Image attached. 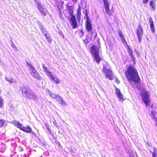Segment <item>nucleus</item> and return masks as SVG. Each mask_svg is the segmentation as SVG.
Returning a JSON list of instances; mask_svg holds the SVG:
<instances>
[{"label":"nucleus","instance_id":"f257e3e1","mask_svg":"<svg viewBox=\"0 0 157 157\" xmlns=\"http://www.w3.org/2000/svg\"><path fill=\"white\" fill-rule=\"evenodd\" d=\"M125 74L126 78L130 83L133 82L136 84L139 83L140 78L137 71L134 66L130 65L128 67Z\"/></svg>","mask_w":157,"mask_h":157},{"label":"nucleus","instance_id":"f03ea898","mask_svg":"<svg viewBox=\"0 0 157 157\" xmlns=\"http://www.w3.org/2000/svg\"><path fill=\"white\" fill-rule=\"evenodd\" d=\"M20 89L22 91V94L24 97L29 99H33L35 101L36 100V95L28 86H23L21 87Z\"/></svg>","mask_w":157,"mask_h":157},{"label":"nucleus","instance_id":"7ed1b4c3","mask_svg":"<svg viewBox=\"0 0 157 157\" xmlns=\"http://www.w3.org/2000/svg\"><path fill=\"white\" fill-rule=\"evenodd\" d=\"M90 52L94 60L96 61L97 63H99L101 59L99 54V47L95 45H93L91 47Z\"/></svg>","mask_w":157,"mask_h":157},{"label":"nucleus","instance_id":"20e7f679","mask_svg":"<svg viewBox=\"0 0 157 157\" xmlns=\"http://www.w3.org/2000/svg\"><path fill=\"white\" fill-rule=\"evenodd\" d=\"M26 63L29 68V71L32 76L35 78L40 80L41 79V76L32 64L28 61L26 62Z\"/></svg>","mask_w":157,"mask_h":157},{"label":"nucleus","instance_id":"39448f33","mask_svg":"<svg viewBox=\"0 0 157 157\" xmlns=\"http://www.w3.org/2000/svg\"><path fill=\"white\" fill-rule=\"evenodd\" d=\"M140 95L146 106H148L150 102L148 92L146 90L144 89L141 92Z\"/></svg>","mask_w":157,"mask_h":157},{"label":"nucleus","instance_id":"423d86ee","mask_svg":"<svg viewBox=\"0 0 157 157\" xmlns=\"http://www.w3.org/2000/svg\"><path fill=\"white\" fill-rule=\"evenodd\" d=\"M103 2L106 14L109 16L113 15V9L111 10L109 8L110 4V0H103Z\"/></svg>","mask_w":157,"mask_h":157},{"label":"nucleus","instance_id":"0eeeda50","mask_svg":"<svg viewBox=\"0 0 157 157\" xmlns=\"http://www.w3.org/2000/svg\"><path fill=\"white\" fill-rule=\"evenodd\" d=\"M103 72L105 75L106 78L110 80H112L113 79V75L111 70L104 67L103 69Z\"/></svg>","mask_w":157,"mask_h":157},{"label":"nucleus","instance_id":"6e6552de","mask_svg":"<svg viewBox=\"0 0 157 157\" xmlns=\"http://www.w3.org/2000/svg\"><path fill=\"white\" fill-rule=\"evenodd\" d=\"M137 34L138 39V40L140 42L141 40L142 36L143 35V29L141 27V25L139 24L138 26V28L136 31Z\"/></svg>","mask_w":157,"mask_h":157},{"label":"nucleus","instance_id":"1a4fd4ad","mask_svg":"<svg viewBox=\"0 0 157 157\" xmlns=\"http://www.w3.org/2000/svg\"><path fill=\"white\" fill-rule=\"evenodd\" d=\"M115 90V94L117 96V97L119 101H124V96L121 93L120 90L118 88H116Z\"/></svg>","mask_w":157,"mask_h":157},{"label":"nucleus","instance_id":"9d476101","mask_svg":"<svg viewBox=\"0 0 157 157\" xmlns=\"http://www.w3.org/2000/svg\"><path fill=\"white\" fill-rule=\"evenodd\" d=\"M70 21L73 28H75L77 27V23L75 16H73L72 17H71Z\"/></svg>","mask_w":157,"mask_h":157},{"label":"nucleus","instance_id":"9b49d317","mask_svg":"<svg viewBox=\"0 0 157 157\" xmlns=\"http://www.w3.org/2000/svg\"><path fill=\"white\" fill-rule=\"evenodd\" d=\"M49 77L51 78L52 82H55L57 84H59L60 82V80L54 76L52 74Z\"/></svg>","mask_w":157,"mask_h":157},{"label":"nucleus","instance_id":"f8f14e48","mask_svg":"<svg viewBox=\"0 0 157 157\" xmlns=\"http://www.w3.org/2000/svg\"><path fill=\"white\" fill-rule=\"evenodd\" d=\"M67 11L69 13V14L70 15L71 17H72L73 16H75L73 14V7L72 6H69L68 5L67 6Z\"/></svg>","mask_w":157,"mask_h":157},{"label":"nucleus","instance_id":"ddd939ff","mask_svg":"<svg viewBox=\"0 0 157 157\" xmlns=\"http://www.w3.org/2000/svg\"><path fill=\"white\" fill-rule=\"evenodd\" d=\"M57 101L60 104H62L63 105H66V103L64 101L63 98L61 96H58V97L56 98Z\"/></svg>","mask_w":157,"mask_h":157},{"label":"nucleus","instance_id":"4468645a","mask_svg":"<svg viewBox=\"0 0 157 157\" xmlns=\"http://www.w3.org/2000/svg\"><path fill=\"white\" fill-rule=\"evenodd\" d=\"M42 66L43 69L46 73V75L48 77L49 76L52 74L51 72L49 71L48 68L47 67L45 66V65L44 63H43L42 64Z\"/></svg>","mask_w":157,"mask_h":157},{"label":"nucleus","instance_id":"2eb2a0df","mask_svg":"<svg viewBox=\"0 0 157 157\" xmlns=\"http://www.w3.org/2000/svg\"><path fill=\"white\" fill-rule=\"evenodd\" d=\"M149 21L150 24V27L151 31L152 33H154L155 30L154 28L153 22L152 19L151 17L149 18Z\"/></svg>","mask_w":157,"mask_h":157},{"label":"nucleus","instance_id":"dca6fc26","mask_svg":"<svg viewBox=\"0 0 157 157\" xmlns=\"http://www.w3.org/2000/svg\"><path fill=\"white\" fill-rule=\"evenodd\" d=\"M20 129L27 132H31L32 130L29 127H21Z\"/></svg>","mask_w":157,"mask_h":157},{"label":"nucleus","instance_id":"f3484780","mask_svg":"<svg viewBox=\"0 0 157 157\" xmlns=\"http://www.w3.org/2000/svg\"><path fill=\"white\" fill-rule=\"evenodd\" d=\"M38 9L43 15L44 16L46 15V12L44 10L42 6L39 4L38 6Z\"/></svg>","mask_w":157,"mask_h":157},{"label":"nucleus","instance_id":"a211bd4d","mask_svg":"<svg viewBox=\"0 0 157 157\" xmlns=\"http://www.w3.org/2000/svg\"><path fill=\"white\" fill-rule=\"evenodd\" d=\"M86 28L88 32L90 31L92 29L91 23L88 21H86Z\"/></svg>","mask_w":157,"mask_h":157},{"label":"nucleus","instance_id":"6ab92c4d","mask_svg":"<svg viewBox=\"0 0 157 157\" xmlns=\"http://www.w3.org/2000/svg\"><path fill=\"white\" fill-rule=\"evenodd\" d=\"M13 123L14 125L17 128L21 129V128L22 126V124L17 121H13Z\"/></svg>","mask_w":157,"mask_h":157},{"label":"nucleus","instance_id":"aec40b11","mask_svg":"<svg viewBox=\"0 0 157 157\" xmlns=\"http://www.w3.org/2000/svg\"><path fill=\"white\" fill-rule=\"evenodd\" d=\"M48 94L49 96L53 99H56L58 96V95L53 94L50 91H48Z\"/></svg>","mask_w":157,"mask_h":157},{"label":"nucleus","instance_id":"412c9836","mask_svg":"<svg viewBox=\"0 0 157 157\" xmlns=\"http://www.w3.org/2000/svg\"><path fill=\"white\" fill-rule=\"evenodd\" d=\"M128 52L129 53V55L131 57V58L133 59H134V57L132 53V50L130 48V47H128Z\"/></svg>","mask_w":157,"mask_h":157},{"label":"nucleus","instance_id":"4be33fe9","mask_svg":"<svg viewBox=\"0 0 157 157\" xmlns=\"http://www.w3.org/2000/svg\"><path fill=\"white\" fill-rule=\"evenodd\" d=\"M151 113L153 118L156 121L157 120V114L156 112L154 111H152L151 112Z\"/></svg>","mask_w":157,"mask_h":157},{"label":"nucleus","instance_id":"5701e85b","mask_svg":"<svg viewBox=\"0 0 157 157\" xmlns=\"http://www.w3.org/2000/svg\"><path fill=\"white\" fill-rule=\"evenodd\" d=\"M44 35L46 38L47 40L49 42H51L52 41V40L50 38L49 34L47 33H45Z\"/></svg>","mask_w":157,"mask_h":157},{"label":"nucleus","instance_id":"b1692460","mask_svg":"<svg viewBox=\"0 0 157 157\" xmlns=\"http://www.w3.org/2000/svg\"><path fill=\"white\" fill-rule=\"evenodd\" d=\"M155 2L154 1L151 0L150 1V6L152 8L153 10H154L155 8Z\"/></svg>","mask_w":157,"mask_h":157},{"label":"nucleus","instance_id":"393cba45","mask_svg":"<svg viewBox=\"0 0 157 157\" xmlns=\"http://www.w3.org/2000/svg\"><path fill=\"white\" fill-rule=\"evenodd\" d=\"M6 80L9 82L10 83H12L13 82V79L11 78L6 77L5 78Z\"/></svg>","mask_w":157,"mask_h":157},{"label":"nucleus","instance_id":"a878e982","mask_svg":"<svg viewBox=\"0 0 157 157\" xmlns=\"http://www.w3.org/2000/svg\"><path fill=\"white\" fill-rule=\"evenodd\" d=\"M40 30L42 33L44 34L45 33H47V32L46 31V30L45 29V28L42 26H41Z\"/></svg>","mask_w":157,"mask_h":157},{"label":"nucleus","instance_id":"bb28decb","mask_svg":"<svg viewBox=\"0 0 157 157\" xmlns=\"http://www.w3.org/2000/svg\"><path fill=\"white\" fill-rule=\"evenodd\" d=\"M4 100L2 98L0 97V108L2 107L3 105Z\"/></svg>","mask_w":157,"mask_h":157},{"label":"nucleus","instance_id":"cd10ccee","mask_svg":"<svg viewBox=\"0 0 157 157\" xmlns=\"http://www.w3.org/2000/svg\"><path fill=\"white\" fill-rule=\"evenodd\" d=\"M81 8L79 6L78 9H77V17H78L79 16V15L81 14Z\"/></svg>","mask_w":157,"mask_h":157},{"label":"nucleus","instance_id":"c85d7f7f","mask_svg":"<svg viewBox=\"0 0 157 157\" xmlns=\"http://www.w3.org/2000/svg\"><path fill=\"white\" fill-rule=\"evenodd\" d=\"M5 121L0 120V127H2L5 124Z\"/></svg>","mask_w":157,"mask_h":157},{"label":"nucleus","instance_id":"c756f323","mask_svg":"<svg viewBox=\"0 0 157 157\" xmlns=\"http://www.w3.org/2000/svg\"><path fill=\"white\" fill-rule=\"evenodd\" d=\"M148 0H143L142 2L144 4H146L148 2Z\"/></svg>","mask_w":157,"mask_h":157},{"label":"nucleus","instance_id":"7c9ffc66","mask_svg":"<svg viewBox=\"0 0 157 157\" xmlns=\"http://www.w3.org/2000/svg\"><path fill=\"white\" fill-rule=\"evenodd\" d=\"M121 38L123 41H125V39L124 37L123 36L121 37Z\"/></svg>","mask_w":157,"mask_h":157},{"label":"nucleus","instance_id":"2f4dec72","mask_svg":"<svg viewBox=\"0 0 157 157\" xmlns=\"http://www.w3.org/2000/svg\"><path fill=\"white\" fill-rule=\"evenodd\" d=\"M152 154L153 157H157V154L155 153H153Z\"/></svg>","mask_w":157,"mask_h":157},{"label":"nucleus","instance_id":"473e14b6","mask_svg":"<svg viewBox=\"0 0 157 157\" xmlns=\"http://www.w3.org/2000/svg\"><path fill=\"white\" fill-rule=\"evenodd\" d=\"M119 35L120 36V37H121L123 36L122 33L121 32H119Z\"/></svg>","mask_w":157,"mask_h":157},{"label":"nucleus","instance_id":"72a5a7b5","mask_svg":"<svg viewBox=\"0 0 157 157\" xmlns=\"http://www.w3.org/2000/svg\"><path fill=\"white\" fill-rule=\"evenodd\" d=\"M11 45L12 46V47L14 48H17L16 47L15 45V44H13V43H12L11 44Z\"/></svg>","mask_w":157,"mask_h":157},{"label":"nucleus","instance_id":"f704fd0d","mask_svg":"<svg viewBox=\"0 0 157 157\" xmlns=\"http://www.w3.org/2000/svg\"><path fill=\"white\" fill-rule=\"evenodd\" d=\"M115 82L117 83H120L119 81L117 79H116Z\"/></svg>","mask_w":157,"mask_h":157},{"label":"nucleus","instance_id":"c9c22d12","mask_svg":"<svg viewBox=\"0 0 157 157\" xmlns=\"http://www.w3.org/2000/svg\"><path fill=\"white\" fill-rule=\"evenodd\" d=\"M137 55L138 56H140V53H137Z\"/></svg>","mask_w":157,"mask_h":157},{"label":"nucleus","instance_id":"e433bc0d","mask_svg":"<svg viewBox=\"0 0 157 157\" xmlns=\"http://www.w3.org/2000/svg\"><path fill=\"white\" fill-rule=\"evenodd\" d=\"M137 87V86H134V87Z\"/></svg>","mask_w":157,"mask_h":157},{"label":"nucleus","instance_id":"4c0bfd02","mask_svg":"<svg viewBox=\"0 0 157 157\" xmlns=\"http://www.w3.org/2000/svg\"><path fill=\"white\" fill-rule=\"evenodd\" d=\"M81 32L82 33V30H81Z\"/></svg>","mask_w":157,"mask_h":157}]
</instances>
